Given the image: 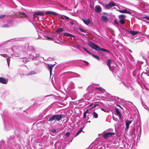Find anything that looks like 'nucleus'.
Returning <instances> with one entry per match:
<instances>
[{
	"label": "nucleus",
	"instance_id": "1",
	"mask_svg": "<svg viewBox=\"0 0 149 149\" xmlns=\"http://www.w3.org/2000/svg\"><path fill=\"white\" fill-rule=\"evenodd\" d=\"M88 45L93 49L96 51H103L104 52H107L109 54H111V52H110L108 50L104 49L103 48H100L99 46L97 45L96 44L93 43L91 42H90L88 44Z\"/></svg>",
	"mask_w": 149,
	"mask_h": 149
},
{
	"label": "nucleus",
	"instance_id": "2",
	"mask_svg": "<svg viewBox=\"0 0 149 149\" xmlns=\"http://www.w3.org/2000/svg\"><path fill=\"white\" fill-rule=\"evenodd\" d=\"M63 118V115L61 114L53 115L48 120L49 122H52L54 120L60 122Z\"/></svg>",
	"mask_w": 149,
	"mask_h": 149
},
{
	"label": "nucleus",
	"instance_id": "3",
	"mask_svg": "<svg viewBox=\"0 0 149 149\" xmlns=\"http://www.w3.org/2000/svg\"><path fill=\"white\" fill-rule=\"evenodd\" d=\"M29 57L30 58H31L34 60H39V54L36 53L35 56L31 54L30 53L29 54Z\"/></svg>",
	"mask_w": 149,
	"mask_h": 149
},
{
	"label": "nucleus",
	"instance_id": "4",
	"mask_svg": "<svg viewBox=\"0 0 149 149\" xmlns=\"http://www.w3.org/2000/svg\"><path fill=\"white\" fill-rule=\"evenodd\" d=\"M114 134V132H107L103 135V136L104 139H108L109 137H111Z\"/></svg>",
	"mask_w": 149,
	"mask_h": 149
},
{
	"label": "nucleus",
	"instance_id": "5",
	"mask_svg": "<svg viewBox=\"0 0 149 149\" xmlns=\"http://www.w3.org/2000/svg\"><path fill=\"white\" fill-rule=\"evenodd\" d=\"M115 6L116 5L113 2L111 1L105 6V8L107 9H109L111 7Z\"/></svg>",
	"mask_w": 149,
	"mask_h": 149
},
{
	"label": "nucleus",
	"instance_id": "6",
	"mask_svg": "<svg viewBox=\"0 0 149 149\" xmlns=\"http://www.w3.org/2000/svg\"><path fill=\"white\" fill-rule=\"evenodd\" d=\"M36 52V50L34 47L33 46H28L27 49V53L29 54V52H31L33 53H34Z\"/></svg>",
	"mask_w": 149,
	"mask_h": 149
},
{
	"label": "nucleus",
	"instance_id": "7",
	"mask_svg": "<svg viewBox=\"0 0 149 149\" xmlns=\"http://www.w3.org/2000/svg\"><path fill=\"white\" fill-rule=\"evenodd\" d=\"M0 55H1V56L6 58L8 65V67H9L10 60V57H8V56L6 54H0Z\"/></svg>",
	"mask_w": 149,
	"mask_h": 149
},
{
	"label": "nucleus",
	"instance_id": "8",
	"mask_svg": "<svg viewBox=\"0 0 149 149\" xmlns=\"http://www.w3.org/2000/svg\"><path fill=\"white\" fill-rule=\"evenodd\" d=\"M44 14V13L40 11H38L34 13V14L33 15V16L34 18L36 17H37V16L38 15H43Z\"/></svg>",
	"mask_w": 149,
	"mask_h": 149
},
{
	"label": "nucleus",
	"instance_id": "9",
	"mask_svg": "<svg viewBox=\"0 0 149 149\" xmlns=\"http://www.w3.org/2000/svg\"><path fill=\"white\" fill-rule=\"evenodd\" d=\"M8 79H6L5 78L0 77V83L3 84H6L8 82Z\"/></svg>",
	"mask_w": 149,
	"mask_h": 149
},
{
	"label": "nucleus",
	"instance_id": "10",
	"mask_svg": "<svg viewBox=\"0 0 149 149\" xmlns=\"http://www.w3.org/2000/svg\"><path fill=\"white\" fill-rule=\"evenodd\" d=\"M132 120H127L125 121V130H127L130 124H131L132 122Z\"/></svg>",
	"mask_w": 149,
	"mask_h": 149
},
{
	"label": "nucleus",
	"instance_id": "11",
	"mask_svg": "<svg viewBox=\"0 0 149 149\" xmlns=\"http://www.w3.org/2000/svg\"><path fill=\"white\" fill-rule=\"evenodd\" d=\"M45 14L46 15L47 14H52L54 15L58 16V14L55 12L51 11H47L45 12Z\"/></svg>",
	"mask_w": 149,
	"mask_h": 149
},
{
	"label": "nucleus",
	"instance_id": "12",
	"mask_svg": "<svg viewBox=\"0 0 149 149\" xmlns=\"http://www.w3.org/2000/svg\"><path fill=\"white\" fill-rule=\"evenodd\" d=\"M69 73H70L72 77H80V75L77 73L72 72H69Z\"/></svg>",
	"mask_w": 149,
	"mask_h": 149
},
{
	"label": "nucleus",
	"instance_id": "13",
	"mask_svg": "<svg viewBox=\"0 0 149 149\" xmlns=\"http://www.w3.org/2000/svg\"><path fill=\"white\" fill-rule=\"evenodd\" d=\"M118 11L120 13H127L129 14H131V12L127 10L126 9L122 10H119Z\"/></svg>",
	"mask_w": 149,
	"mask_h": 149
},
{
	"label": "nucleus",
	"instance_id": "14",
	"mask_svg": "<svg viewBox=\"0 0 149 149\" xmlns=\"http://www.w3.org/2000/svg\"><path fill=\"white\" fill-rule=\"evenodd\" d=\"M82 20L84 23L86 25H88L90 23V19L89 18L87 20H85L84 19H82Z\"/></svg>",
	"mask_w": 149,
	"mask_h": 149
},
{
	"label": "nucleus",
	"instance_id": "15",
	"mask_svg": "<svg viewBox=\"0 0 149 149\" xmlns=\"http://www.w3.org/2000/svg\"><path fill=\"white\" fill-rule=\"evenodd\" d=\"M102 8L99 6H96L95 7V10L97 12H100L101 11Z\"/></svg>",
	"mask_w": 149,
	"mask_h": 149
},
{
	"label": "nucleus",
	"instance_id": "16",
	"mask_svg": "<svg viewBox=\"0 0 149 149\" xmlns=\"http://www.w3.org/2000/svg\"><path fill=\"white\" fill-rule=\"evenodd\" d=\"M129 33L132 34L134 36L137 34L139 33V32L138 31H135L131 30L129 31Z\"/></svg>",
	"mask_w": 149,
	"mask_h": 149
},
{
	"label": "nucleus",
	"instance_id": "17",
	"mask_svg": "<svg viewBox=\"0 0 149 149\" xmlns=\"http://www.w3.org/2000/svg\"><path fill=\"white\" fill-rule=\"evenodd\" d=\"M93 118H97L98 117V114L95 111L93 112L92 113Z\"/></svg>",
	"mask_w": 149,
	"mask_h": 149
},
{
	"label": "nucleus",
	"instance_id": "18",
	"mask_svg": "<svg viewBox=\"0 0 149 149\" xmlns=\"http://www.w3.org/2000/svg\"><path fill=\"white\" fill-rule=\"evenodd\" d=\"M54 64H53V65H51L50 66H49V65L48 66V69L49 70L50 74H51L52 73V69L53 66H54Z\"/></svg>",
	"mask_w": 149,
	"mask_h": 149
},
{
	"label": "nucleus",
	"instance_id": "19",
	"mask_svg": "<svg viewBox=\"0 0 149 149\" xmlns=\"http://www.w3.org/2000/svg\"><path fill=\"white\" fill-rule=\"evenodd\" d=\"M101 19L103 21L107 22L108 20V18L105 16H102L101 17Z\"/></svg>",
	"mask_w": 149,
	"mask_h": 149
},
{
	"label": "nucleus",
	"instance_id": "20",
	"mask_svg": "<svg viewBox=\"0 0 149 149\" xmlns=\"http://www.w3.org/2000/svg\"><path fill=\"white\" fill-rule=\"evenodd\" d=\"M63 35H64L68 37H74V36L73 35L68 33H63Z\"/></svg>",
	"mask_w": 149,
	"mask_h": 149
},
{
	"label": "nucleus",
	"instance_id": "21",
	"mask_svg": "<svg viewBox=\"0 0 149 149\" xmlns=\"http://www.w3.org/2000/svg\"><path fill=\"white\" fill-rule=\"evenodd\" d=\"M91 55H92V56L95 58L97 60H99L100 59V58L99 56H98L97 55H95L94 54H93L92 53H91Z\"/></svg>",
	"mask_w": 149,
	"mask_h": 149
},
{
	"label": "nucleus",
	"instance_id": "22",
	"mask_svg": "<svg viewBox=\"0 0 149 149\" xmlns=\"http://www.w3.org/2000/svg\"><path fill=\"white\" fill-rule=\"evenodd\" d=\"M118 17L119 19H125L126 16L125 15L121 14L119 15Z\"/></svg>",
	"mask_w": 149,
	"mask_h": 149
},
{
	"label": "nucleus",
	"instance_id": "23",
	"mask_svg": "<svg viewBox=\"0 0 149 149\" xmlns=\"http://www.w3.org/2000/svg\"><path fill=\"white\" fill-rule=\"evenodd\" d=\"M95 88L97 89L99 91H100L102 93H104L105 91V90L101 87H96Z\"/></svg>",
	"mask_w": 149,
	"mask_h": 149
},
{
	"label": "nucleus",
	"instance_id": "24",
	"mask_svg": "<svg viewBox=\"0 0 149 149\" xmlns=\"http://www.w3.org/2000/svg\"><path fill=\"white\" fill-rule=\"evenodd\" d=\"M63 31V29L62 28H58L56 30V32L57 33H59L62 32Z\"/></svg>",
	"mask_w": 149,
	"mask_h": 149
},
{
	"label": "nucleus",
	"instance_id": "25",
	"mask_svg": "<svg viewBox=\"0 0 149 149\" xmlns=\"http://www.w3.org/2000/svg\"><path fill=\"white\" fill-rule=\"evenodd\" d=\"M110 97L111 99L113 100H119L120 99L119 98L116 96H111Z\"/></svg>",
	"mask_w": 149,
	"mask_h": 149
},
{
	"label": "nucleus",
	"instance_id": "26",
	"mask_svg": "<svg viewBox=\"0 0 149 149\" xmlns=\"http://www.w3.org/2000/svg\"><path fill=\"white\" fill-rule=\"evenodd\" d=\"M64 17L66 19H70V18L69 17H68V16L63 15L61 16V18L62 19H64Z\"/></svg>",
	"mask_w": 149,
	"mask_h": 149
},
{
	"label": "nucleus",
	"instance_id": "27",
	"mask_svg": "<svg viewBox=\"0 0 149 149\" xmlns=\"http://www.w3.org/2000/svg\"><path fill=\"white\" fill-rule=\"evenodd\" d=\"M70 20L71 21L70 22V24L72 25L74 24L76 22V21L72 19H70Z\"/></svg>",
	"mask_w": 149,
	"mask_h": 149
},
{
	"label": "nucleus",
	"instance_id": "28",
	"mask_svg": "<svg viewBox=\"0 0 149 149\" xmlns=\"http://www.w3.org/2000/svg\"><path fill=\"white\" fill-rule=\"evenodd\" d=\"M119 22L121 24H123L125 23V20L124 19H120Z\"/></svg>",
	"mask_w": 149,
	"mask_h": 149
},
{
	"label": "nucleus",
	"instance_id": "29",
	"mask_svg": "<svg viewBox=\"0 0 149 149\" xmlns=\"http://www.w3.org/2000/svg\"><path fill=\"white\" fill-rule=\"evenodd\" d=\"M115 111L116 113L118 115H120L121 114L118 108L115 109Z\"/></svg>",
	"mask_w": 149,
	"mask_h": 149
},
{
	"label": "nucleus",
	"instance_id": "30",
	"mask_svg": "<svg viewBox=\"0 0 149 149\" xmlns=\"http://www.w3.org/2000/svg\"><path fill=\"white\" fill-rule=\"evenodd\" d=\"M107 65H110L111 64V59H108L107 60Z\"/></svg>",
	"mask_w": 149,
	"mask_h": 149
},
{
	"label": "nucleus",
	"instance_id": "31",
	"mask_svg": "<svg viewBox=\"0 0 149 149\" xmlns=\"http://www.w3.org/2000/svg\"><path fill=\"white\" fill-rule=\"evenodd\" d=\"M36 74V72L34 71H31L30 72L29 74H28L27 75H31L32 74Z\"/></svg>",
	"mask_w": 149,
	"mask_h": 149
},
{
	"label": "nucleus",
	"instance_id": "32",
	"mask_svg": "<svg viewBox=\"0 0 149 149\" xmlns=\"http://www.w3.org/2000/svg\"><path fill=\"white\" fill-rule=\"evenodd\" d=\"M10 138H11L12 139H10V142H12V141L13 142H15V140L14 139H13V138H14V137L13 136H10Z\"/></svg>",
	"mask_w": 149,
	"mask_h": 149
},
{
	"label": "nucleus",
	"instance_id": "33",
	"mask_svg": "<svg viewBox=\"0 0 149 149\" xmlns=\"http://www.w3.org/2000/svg\"><path fill=\"white\" fill-rule=\"evenodd\" d=\"M83 49L88 54H91V52H89L87 49L86 48H83Z\"/></svg>",
	"mask_w": 149,
	"mask_h": 149
},
{
	"label": "nucleus",
	"instance_id": "34",
	"mask_svg": "<svg viewBox=\"0 0 149 149\" xmlns=\"http://www.w3.org/2000/svg\"><path fill=\"white\" fill-rule=\"evenodd\" d=\"M10 26L7 24H6L4 25H3V26L2 27L3 28H8Z\"/></svg>",
	"mask_w": 149,
	"mask_h": 149
},
{
	"label": "nucleus",
	"instance_id": "35",
	"mask_svg": "<svg viewBox=\"0 0 149 149\" xmlns=\"http://www.w3.org/2000/svg\"><path fill=\"white\" fill-rule=\"evenodd\" d=\"M51 132L55 133L56 132V130L55 129L53 128L51 130Z\"/></svg>",
	"mask_w": 149,
	"mask_h": 149
},
{
	"label": "nucleus",
	"instance_id": "36",
	"mask_svg": "<svg viewBox=\"0 0 149 149\" xmlns=\"http://www.w3.org/2000/svg\"><path fill=\"white\" fill-rule=\"evenodd\" d=\"M79 30L81 32H83L84 33H86V31L84 30H83V29H82V28H79Z\"/></svg>",
	"mask_w": 149,
	"mask_h": 149
},
{
	"label": "nucleus",
	"instance_id": "37",
	"mask_svg": "<svg viewBox=\"0 0 149 149\" xmlns=\"http://www.w3.org/2000/svg\"><path fill=\"white\" fill-rule=\"evenodd\" d=\"M114 24H116L117 25H118L119 24L118 22L117 21L116 19H114Z\"/></svg>",
	"mask_w": 149,
	"mask_h": 149
},
{
	"label": "nucleus",
	"instance_id": "38",
	"mask_svg": "<svg viewBox=\"0 0 149 149\" xmlns=\"http://www.w3.org/2000/svg\"><path fill=\"white\" fill-rule=\"evenodd\" d=\"M70 133L69 132H67L65 134V135L67 137H69L70 136Z\"/></svg>",
	"mask_w": 149,
	"mask_h": 149
},
{
	"label": "nucleus",
	"instance_id": "39",
	"mask_svg": "<svg viewBox=\"0 0 149 149\" xmlns=\"http://www.w3.org/2000/svg\"><path fill=\"white\" fill-rule=\"evenodd\" d=\"M6 15H0V19H2V18H4V17H5V16H6Z\"/></svg>",
	"mask_w": 149,
	"mask_h": 149
},
{
	"label": "nucleus",
	"instance_id": "40",
	"mask_svg": "<svg viewBox=\"0 0 149 149\" xmlns=\"http://www.w3.org/2000/svg\"><path fill=\"white\" fill-rule=\"evenodd\" d=\"M143 37L140 38H139L138 39V40H139V42H141L143 40Z\"/></svg>",
	"mask_w": 149,
	"mask_h": 149
},
{
	"label": "nucleus",
	"instance_id": "41",
	"mask_svg": "<svg viewBox=\"0 0 149 149\" xmlns=\"http://www.w3.org/2000/svg\"><path fill=\"white\" fill-rule=\"evenodd\" d=\"M22 16H21V17H22V16L24 17H25L26 16V14L24 13H22Z\"/></svg>",
	"mask_w": 149,
	"mask_h": 149
},
{
	"label": "nucleus",
	"instance_id": "42",
	"mask_svg": "<svg viewBox=\"0 0 149 149\" xmlns=\"http://www.w3.org/2000/svg\"><path fill=\"white\" fill-rule=\"evenodd\" d=\"M143 18L146 19L148 20H149V16H144L143 17Z\"/></svg>",
	"mask_w": 149,
	"mask_h": 149
},
{
	"label": "nucleus",
	"instance_id": "43",
	"mask_svg": "<svg viewBox=\"0 0 149 149\" xmlns=\"http://www.w3.org/2000/svg\"><path fill=\"white\" fill-rule=\"evenodd\" d=\"M83 118H86V114L85 113H83Z\"/></svg>",
	"mask_w": 149,
	"mask_h": 149
},
{
	"label": "nucleus",
	"instance_id": "44",
	"mask_svg": "<svg viewBox=\"0 0 149 149\" xmlns=\"http://www.w3.org/2000/svg\"><path fill=\"white\" fill-rule=\"evenodd\" d=\"M82 129L83 128H81L77 133H78L79 134L82 132Z\"/></svg>",
	"mask_w": 149,
	"mask_h": 149
},
{
	"label": "nucleus",
	"instance_id": "45",
	"mask_svg": "<svg viewBox=\"0 0 149 149\" xmlns=\"http://www.w3.org/2000/svg\"><path fill=\"white\" fill-rule=\"evenodd\" d=\"M84 113H86V114H87V113H89V109H87L86 110V111L85 112H84Z\"/></svg>",
	"mask_w": 149,
	"mask_h": 149
},
{
	"label": "nucleus",
	"instance_id": "46",
	"mask_svg": "<svg viewBox=\"0 0 149 149\" xmlns=\"http://www.w3.org/2000/svg\"><path fill=\"white\" fill-rule=\"evenodd\" d=\"M108 66L109 67V69L110 70V71H111L112 70V69H111V65H108Z\"/></svg>",
	"mask_w": 149,
	"mask_h": 149
},
{
	"label": "nucleus",
	"instance_id": "47",
	"mask_svg": "<svg viewBox=\"0 0 149 149\" xmlns=\"http://www.w3.org/2000/svg\"><path fill=\"white\" fill-rule=\"evenodd\" d=\"M84 62L86 63V65H88L89 63H88V62H87V61H84Z\"/></svg>",
	"mask_w": 149,
	"mask_h": 149
},
{
	"label": "nucleus",
	"instance_id": "48",
	"mask_svg": "<svg viewBox=\"0 0 149 149\" xmlns=\"http://www.w3.org/2000/svg\"><path fill=\"white\" fill-rule=\"evenodd\" d=\"M101 109L102 110L105 112H107L106 110L102 108V109Z\"/></svg>",
	"mask_w": 149,
	"mask_h": 149
},
{
	"label": "nucleus",
	"instance_id": "49",
	"mask_svg": "<svg viewBox=\"0 0 149 149\" xmlns=\"http://www.w3.org/2000/svg\"><path fill=\"white\" fill-rule=\"evenodd\" d=\"M47 39H48V40H51L52 39V38H50L49 37H48V36H47Z\"/></svg>",
	"mask_w": 149,
	"mask_h": 149
},
{
	"label": "nucleus",
	"instance_id": "50",
	"mask_svg": "<svg viewBox=\"0 0 149 149\" xmlns=\"http://www.w3.org/2000/svg\"><path fill=\"white\" fill-rule=\"evenodd\" d=\"M23 61L24 63H26V62L28 61H27L26 60H23Z\"/></svg>",
	"mask_w": 149,
	"mask_h": 149
},
{
	"label": "nucleus",
	"instance_id": "51",
	"mask_svg": "<svg viewBox=\"0 0 149 149\" xmlns=\"http://www.w3.org/2000/svg\"><path fill=\"white\" fill-rule=\"evenodd\" d=\"M119 115V119H121V114H120V115Z\"/></svg>",
	"mask_w": 149,
	"mask_h": 149
},
{
	"label": "nucleus",
	"instance_id": "52",
	"mask_svg": "<svg viewBox=\"0 0 149 149\" xmlns=\"http://www.w3.org/2000/svg\"><path fill=\"white\" fill-rule=\"evenodd\" d=\"M5 123H6V122H5V121H4V124H5ZM4 127L6 130H8V129H6V126L5 125V124H4Z\"/></svg>",
	"mask_w": 149,
	"mask_h": 149
},
{
	"label": "nucleus",
	"instance_id": "53",
	"mask_svg": "<svg viewBox=\"0 0 149 149\" xmlns=\"http://www.w3.org/2000/svg\"><path fill=\"white\" fill-rule=\"evenodd\" d=\"M127 50L129 51L131 53H132V51L130 49H127Z\"/></svg>",
	"mask_w": 149,
	"mask_h": 149
},
{
	"label": "nucleus",
	"instance_id": "54",
	"mask_svg": "<svg viewBox=\"0 0 149 149\" xmlns=\"http://www.w3.org/2000/svg\"><path fill=\"white\" fill-rule=\"evenodd\" d=\"M87 123H91V121H87V122H86L85 124H84V125H85V124H86Z\"/></svg>",
	"mask_w": 149,
	"mask_h": 149
},
{
	"label": "nucleus",
	"instance_id": "55",
	"mask_svg": "<svg viewBox=\"0 0 149 149\" xmlns=\"http://www.w3.org/2000/svg\"><path fill=\"white\" fill-rule=\"evenodd\" d=\"M79 134L78 133H77L76 135H74V137H76V136H77V135H78Z\"/></svg>",
	"mask_w": 149,
	"mask_h": 149
},
{
	"label": "nucleus",
	"instance_id": "56",
	"mask_svg": "<svg viewBox=\"0 0 149 149\" xmlns=\"http://www.w3.org/2000/svg\"><path fill=\"white\" fill-rule=\"evenodd\" d=\"M86 118L87 120H88L89 119V117L88 116H87L86 117Z\"/></svg>",
	"mask_w": 149,
	"mask_h": 149
},
{
	"label": "nucleus",
	"instance_id": "57",
	"mask_svg": "<svg viewBox=\"0 0 149 149\" xmlns=\"http://www.w3.org/2000/svg\"><path fill=\"white\" fill-rule=\"evenodd\" d=\"M141 132V126H140V131H139V132Z\"/></svg>",
	"mask_w": 149,
	"mask_h": 149
},
{
	"label": "nucleus",
	"instance_id": "58",
	"mask_svg": "<svg viewBox=\"0 0 149 149\" xmlns=\"http://www.w3.org/2000/svg\"><path fill=\"white\" fill-rule=\"evenodd\" d=\"M51 95H47L46 96H45V97H48L49 96H50Z\"/></svg>",
	"mask_w": 149,
	"mask_h": 149
},
{
	"label": "nucleus",
	"instance_id": "59",
	"mask_svg": "<svg viewBox=\"0 0 149 149\" xmlns=\"http://www.w3.org/2000/svg\"><path fill=\"white\" fill-rule=\"evenodd\" d=\"M96 105H97L95 104H94V106H93V107H95L96 106Z\"/></svg>",
	"mask_w": 149,
	"mask_h": 149
},
{
	"label": "nucleus",
	"instance_id": "60",
	"mask_svg": "<svg viewBox=\"0 0 149 149\" xmlns=\"http://www.w3.org/2000/svg\"><path fill=\"white\" fill-rule=\"evenodd\" d=\"M117 106H118V107H120V108H121V106L120 105H117Z\"/></svg>",
	"mask_w": 149,
	"mask_h": 149
},
{
	"label": "nucleus",
	"instance_id": "61",
	"mask_svg": "<svg viewBox=\"0 0 149 149\" xmlns=\"http://www.w3.org/2000/svg\"><path fill=\"white\" fill-rule=\"evenodd\" d=\"M71 84H74L73 83V82H71Z\"/></svg>",
	"mask_w": 149,
	"mask_h": 149
},
{
	"label": "nucleus",
	"instance_id": "62",
	"mask_svg": "<svg viewBox=\"0 0 149 149\" xmlns=\"http://www.w3.org/2000/svg\"><path fill=\"white\" fill-rule=\"evenodd\" d=\"M121 108V109H122V110H123V108L122 107H121V108Z\"/></svg>",
	"mask_w": 149,
	"mask_h": 149
},
{
	"label": "nucleus",
	"instance_id": "63",
	"mask_svg": "<svg viewBox=\"0 0 149 149\" xmlns=\"http://www.w3.org/2000/svg\"><path fill=\"white\" fill-rule=\"evenodd\" d=\"M25 54H27L25 52Z\"/></svg>",
	"mask_w": 149,
	"mask_h": 149
}]
</instances>
